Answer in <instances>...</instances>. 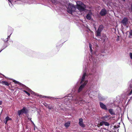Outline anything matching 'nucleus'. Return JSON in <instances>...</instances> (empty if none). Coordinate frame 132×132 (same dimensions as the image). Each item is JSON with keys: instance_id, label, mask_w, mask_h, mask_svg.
<instances>
[{"instance_id": "21", "label": "nucleus", "mask_w": 132, "mask_h": 132, "mask_svg": "<svg viewBox=\"0 0 132 132\" xmlns=\"http://www.w3.org/2000/svg\"><path fill=\"white\" fill-rule=\"evenodd\" d=\"M1 83L3 85H4L7 86H9L10 85L7 82L5 81H2Z\"/></svg>"}, {"instance_id": "31", "label": "nucleus", "mask_w": 132, "mask_h": 132, "mask_svg": "<svg viewBox=\"0 0 132 132\" xmlns=\"http://www.w3.org/2000/svg\"><path fill=\"white\" fill-rule=\"evenodd\" d=\"M8 1L9 3H11V6H12L13 4L12 3L11 0H8Z\"/></svg>"}, {"instance_id": "40", "label": "nucleus", "mask_w": 132, "mask_h": 132, "mask_svg": "<svg viewBox=\"0 0 132 132\" xmlns=\"http://www.w3.org/2000/svg\"><path fill=\"white\" fill-rule=\"evenodd\" d=\"M3 49H2V50H1L0 51V53L2 51V50H3Z\"/></svg>"}, {"instance_id": "23", "label": "nucleus", "mask_w": 132, "mask_h": 132, "mask_svg": "<svg viewBox=\"0 0 132 132\" xmlns=\"http://www.w3.org/2000/svg\"><path fill=\"white\" fill-rule=\"evenodd\" d=\"M89 48H90V52L92 53V44H90V43H89Z\"/></svg>"}, {"instance_id": "25", "label": "nucleus", "mask_w": 132, "mask_h": 132, "mask_svg": "<svg viewBox=\"0 0 132 132\" xmlns=\"http://www.w3.org/2000/svg\"><path fill=\"white\" fill-rule=\"evenodd\" d=\"M104 125L106 126H109L110 125L109 123L106 121H104Z\"/></svg>"}, {"instance_id": "34", "label": "nucleus", "mask_w": 132, "mask_h": 132, "mask_svg": "<svg viewBox=\"0 0 132 132\" xmlns=\"http://www.w3.org/2000/svg\"><path fill=\"white\" fill-rule=\"evenodd\" d=\"M0 75H2L4 77H5V78H6V77L3 75L1 73H0Z\"/></svg>"}, {"instance_id": "8", "label": "nucleus", "mask_w": 132, "mask_h": 132, "mask_svg": "<svg viewBox=\"0 0 132 132\" xmlns=\"http://www.w3.org/2000/svg\"><path fill=\"white\" fill-rule=\"evenodd\" d=\"M102 24L100 25L98 27L97 30L96 32V36L97 37L100 36H101V32L104 28Z\"/></svg>"}, {"instance_id": "29", "label": "nucleus", "mask_w": 132, "mask_h": 132, "mask_svg": "<svg viewBox=\"0 0 132 132\" xmlns=\"http://www.w3.org/2000/svg\"><path fill=\"white\" fill-rule=\"evenodd\" d=\"M129 54L130 58L132 59V53H130Z\"/></svg>"}, {"instance_id": "20", "label": "nucleus", "mask_w": 132, "mask_h": 132, "mask_svg": "<svg viewBox=\"0 0 132 132\" xmlns=\"http://www.w3.org/2000/svg\"><path fill=\"white\" fill-rule=\"evenodd\" d=\"M70 121H68L65 123L64 125L66 127L68 128L70 126Z\"/></svg>"}, {"instance_id": "7", "label": "nucleus", "mask_w": 132, "mask_h": 132, "mask_svg": "<svg viewBox=\"0 0 132 132\" xmlns=\"http://www.w3.org/2000/svg\"><path fill=\"white\" fill-rule=\"evenodd\" d=\"M11 35H9L7 36V38L4 39V38H2V40L3 41L4 44L3 46V49H4L9 45L8 40H9Z\"/></svg>"}, {"instance_id": "11", "label": "nucleus", "mask_w": 132, "mask_h": 132, "mask_svg": "<svg viewBox=\"0 0 132 132\" xmlns=\"http://www.w3.org/2000/svg\"><path fill=\"white\" fill-rule=\"evenodd\" d=\"M106 14V10L105 8L102 9L100 12V14L101 16H105Z\"/></svg>"}, {"instance_id": "27", "label": "nucleus", "mask_w": 132, "mask_h": 132, "mask_svg": "<svg viewBox=\"0 0 132 132\" xmlns=\"http://www.w3.org/2000/svg\"><path fill=\"white\" fill-rule=\"evenodd\" d=\"M23 91L28 96H29L30 95V94L27 91L24 90H23Z\"/></svg>"}, {"instance_id": "32", "label": "nucleus", "mask_w": 132, "mask_h": 132, "mask_svg": "<svg viewBox=\"0 0 132 132\" xmlns=\"http://www.w3.org/2000/svg\"><path fill=\"white\" fill-rule=\"evenodd\" d=\"M31 118H30V121L31 122V123L33 124V125H34V122L32 121V120H31Z\"/></svg>"}, {"instance_id": "17", "label": "nucleus", "mask_w": 132, "mask_h": 132, "mask_svg": "<svg viewBox=\"0 0 132 132\" xmlns=\"http://www.w3.org/2000/svg\"><path fill=\"white\" fill-rule=\"evenodd\" d=\"M129 87L128 89L129 90L131 89V91L132 92V79L129 82Z\"/></svg>"}, {"instance_id": "33", "label": "nucleus", "mask_w": 132, "mask_h": 132, "mask_svg": "<svg viewBox=\"0 0 132 132\" xmlns=\"http://www.w3.org/2000/svg\"><path fill=\"white\" fill-rule=\"evenodd\" d=\"M132 94V92H131V91H130V93H129V94H128V95H130L131 94Z\"/></svg>"}, {"instance_id": "36", "label": "nucleus", "mask_w": 132, "mask_h": 132, "mask_svg": "<svg viewBox=\"0 0 132 132\" xmlns=\"http://www.w3.org/2000/svg\"><path fill=\"white\" fill-rule=\"evenodd\" d=\"M7 121H6V120H5V121H4V122L5 123V124H6L7 123Z\"/></svg>"}, {"instance_id": "1", "label": "nucleus", "mask_w": 132, "mask_h": 132, "mask_svg": "<svg viewBox=\"0 0 132 132\" xmlns=\"http://www.w3.org/2000/svg\"><path fill=\"white\" fill-rule=\"evenodd\" d=\"M89 61L85 65V67H83V70L82 76L80 81L77 85L78 87L77 89L73 88L72 89L73 94H69L67 96H65L62 98V101H64V103L67 105H69L72 101H75L77 104L83 103L84 101L83 98L84 96H86L89 95L90 97L94 95L93 93L96 92V91H92L90 88H86V87L88 82L87 79L88 78H90V68Z\"/></svg>"}, {"instance_id": "15", "label": "nucleus", "mask_w": 132, "mask_h": 132, "mask_svg": "<svg viewBox=\"0 0 132 132\" xmlns=\"http://www.w3.org/2000/svg\"><path fill=\"white\" fill-rule=\"evenodd\" d=\"M92 14V12L89 11L86 16V19L88 20H90L91 19Z\"/></svg>"}, {"instance_id": "4", "label": "nucleus", "mask_w": 132, "mask_h": 132, "mask_svg": "<svg viewBox=\"0 0 132 132\" xmlns=\"http://www.w3.org/2000/svg\"><path fill=\"white\" fill-rule=\"evenodd\" d=\"M76 4L77 8L80 12H82L85 10V5L82 2L77 1Z\"/></svg>"}, {"instance_id": "22", "label": "nucleus", "mask_w": 132, "mask_h": 132, "mask_svg": "<svg viewBox=\"0 0 132 132\" xmlns=\"http://www.w3.org/2000/svg\"><path fill=\"white\" fill-rule=\"evenodd\" d=\"M53 105L51 104H49L47 108H48L49 110H51L53 108Z\"/></svg>"}, {"instance_id": "30", "label": "nucleus", "mask_w": 132, "mask_h": 132, "mask_svg": "<svg viewBox=\"0 0 132 132\" xmlns=\"http://www.w3.org/2000/svg\"><path fill=\"white\" fill-rule=\"evenodd\" d=\"M44 106L47 108V107L48 106V104H47V103H45V104H44Z\"/></svg>"}, {"instance_id": "16", "label": "nucleus", "mask_w": 132, "mask_h": 132, "mask_svg": "<svg viewBox=\"0 0 132 132\" xmlns=\"http://www.w3.org/2000/svg\"><path fill=\"white\" fill-rule=\"evenodd\" d=\"M13 82H14L15 84H18L20 86H21L22 87H23L24 88L25 87H26V86L23 84L22 83L19 82L15 80H14Z\"/></svg>"}, {"instance_id": "19", "label": "nucleus", "mask_w": 132, "mask_h": 132, "mask_svg": "<svg viewBox=\"0 0 132 132\" xmlns=\"http://www.w3.org/2000/svg\"><path fill=\"white\" fill-rule=\"evenodd\" d=\"M13 31V29L12 28H10L8 30L7 34L8 35H11Z\"/></svg>"}, {"instance_id": "24", "label": "nucleus", "mask_w": 132, "mask_h": 132, "mask_svg": "<svg viewBox=\"0 0 132 132\" xmlns=\"http://www.w3.org/2000/svg\"><path fill=\"white\" fill-rule=\"evenodd\" d=\"M5 120H6V121H8L9 120H11V118H10L8 116H7L5 118Z\"/></svg>"}, {"instance_id": "2", "label": "nucleus", "mask_w": 132, "mask_h": 132, "mask_svg": "<svg viewBox=\"0 0 132 132\" xmlns=\"http://www.w3.org/2000/svg\"><path fill=\"white\" fill-rule=\"evenodd\" d=\"M101 54H99L97 55L96 53L93 54H92L89 57V63L90 68V78H95L96 79H98L99 77V75L96 71V63L97 61V59H96L94 57L98 58L100 56H101Z\"/></svg>"}, {"instance_id": "13", "label": "nucleus", "mask_w": 132, "mask_h": 132, "mask_svg": "<svg viewBox=\"0 0 132 132\" xmlns=\"http://www.w3.org/2000/svg\"><path fill=\"white\" fill-rule=\"evenodd\" d=\"M110 116V115H106L105 116H103L101 118V119L103 121H107L109 120V118Z\"/></svg>"}, {"instance_id": "28", "label": "nucleus", "mask_w": 132, "mask_h": 132, "mask_svg": "<svg viewBox=\"0 0 132 132\" xmlns=\"http://www.w3.org/2000/svg\"><path fill=\"white\" fill-rule=\"evenodd\" d=\"M129 34L131 36H132V30H130L129 32Z\"/></svg>"}, {"instance_id": "5", "label": "nucleus", "mask_w": 132, "mask_h": 132, "mask_svg": "<svg viewBox=\"0 0 132 132\" xmlns=\"http://www.w3.org/2000/svg\"><path fill=\"white\" fill-rule=\"evenodd\" d=\"M24 88L26 89V90H27L28 92H30V93L31 94H34L36 96H39L40 97V98H53L52 97H50V96H46L42 95H39L38 94L36 93H35L34 92L32 91L30 89H29L28 87H27L26 86V87H25Z\"/></svg>"}, {"instance_id": "26", "label": "nucleus", "mask_w": 132, "mask_h": 132, "mask_svg": "<svg viewBox=\"0 0 132 132\" xmlns=\"http://www.w3.org/2000/svg\"><path fill=\"white\" fill-rule=\"evenodd\" d=\"M104 121L103 120V121L101 122L100 123V126H102L104 125Z\"/></svg>"}, {"instance_id": "38", "label": "nucleus", "mask_w": 132, "mask_h": 132, "mask_svg": "<svg viewBox=\"0 0 132 132\" xmlns=\"http://www.w3.org/2000/svg\"><path fill=\"white\" fill-rule=\"evenodd\" d=\"M129 121H130V122L131 123L132 125V120L131 119H130V120Z\"/></svg>"}, {"instance_id": "39", "label": "nucleus", "mask_w": 132, "mask_h": 132, "mask_svg": "<svg viewBox=\"0 0 132 132\" xmlns=\"http://www.w3.org/2000/svg\"><path fill=\"white\" fill-rule=\"evenodd\" d=\"M30 118H29V117L28 118V119H29V120H30Z\"/></svg>"}, {"instance_id": "14", "label": "nucleus", "mask_w": 132, "mask_h": 132, "mask_svg": "<svg viewBox=\"0 0 132 132\" xmlns=\"http://www.w3.org/2000/svg\"><path fill=\"white\" fill-rule=\"evenodd\" d=\"M98 97L99 100L101 101L105 100L106 98L104 96H103L100 93H98Z\"/></svg>"}, {"instance_id": "42", "label": "nucleus", "mask_w": 132, "mask_h": 132, "mask_svg": "<svg viewBox=\"0 0 132 132\" xmlns=\"http://www.w3.org/2000/svg\"><path fill=\"white\" fill-rule=\"evenodd\" d=\"M131 97H132V96Z\"/></svg>"}, {"instance_id": "37", "label": "nucleus", "mask_w": 132, "mask_h": 132, "mask_svg": "<svg viewBox=\"0 0 132 132\" xmlns=\"http://www.w3.org/2000/svg\"><path fill=\"white\" fill-rule=\"evenodd\" d=\"M9 5L11 7H12V6H11V3H9Z\"/></svg>"}, {"instance_id": "3", "label": "nucleus", "mask_w": 132, "mask_h": 132, "mask_svg": "<svg viewBox=\"0 0 132 132\" xmlns=\"http://www.w3.org/2000/svg\"><path fill=\"white\" fill-rule=\"evenodd\" d=\"M67 9L68 12L71 14L72 13L75 11L76 9L75 5L71 3H69L68 4Z\"/></svg>"}, {"instance_id": "12", "label": "nucleus", "mask_w": 132, "mask_h": 132, "mask_svg": "<svg viewBox=\"0 0 132 132\" xmlns=\"http://www.w3.org/2000/svg\"><path fill=\"white\" fill-rule=\"evenodd\" d=\"M99 105L101 108L103 110H107L108 109L106 106L102 102H99Z\"/></svg>"}, {"instance_id": "6", "label": "nucleus", "mask_w": 132, "mask_h": 132, "mask_svg": "<svg viewBox=\"0 0 132 132\" xmlns=\"http://www.w3.org/2000/svg\"><path fill=\"white\" fill-rule=\"evenodd\" d=\"M28 110L27 108L23 107L22 109L18 111V114L19 116H20L22 114H27L28 113Z\"/></svg>"}, {"instance_id": "18", "label": "nucleus", "mask_w": 132, "mask_h": 132, "mask_svg": "<svg viewBox=\"0 0 132 132\" xmlns=\"http://www.w3.org/2000/svg\"><path fill=\"white\" fill-rule=\"evenodd\" d=\"M109 111L110 114L112 115H114L115 113L113 111V109H110L109 110Z\"/></svg>"}, {"instance_id": "9", "label": "nucleus", "mask_w": 132, "mask_h": 132, "mask_svg": "<svg viewBox=\"0 0 132 132\" xmlns=\"http://www.w3.org/2000/svg\"><path fill=\"white\" fill-rule=\"evenodd\" d=\"M128 19L127 17H124L122 20L121 22L124 26H126L128 23Z\"/></svg>"}, {"instance_id": "41", "label": "nucleus", "mask_w": 132, "mask_h": 132, "mask_svg": "<svg viewBox=\"0 0 132 132\" xmlns=\"http://www.w3.org/2000/svg\"><path fill=\"white\" fill-rule=\"evenodd\" d=\"M89 30H90V29H89Z\"/></svg>"}, {"instance_id": "10", "label": "nucleus", "mask_w": 132, "mask_h": 132, "mask_svg": "<svg viewBox=\"0 0 132 132\" xmlns=\"http://www.w3.org/2000/svg\"><path fill=\"white\" fill-rule=\"evenodd\" d=\"M79 120L78 123L79 125L82 128H84L85 127V125L83 122V119L81 118H80L79 119Z\"/></svg>"}, {"instance_id": "35", "label": "nucleus", "mask_w": 132, "mask_h": 132, "mask_svg": "<svg viewBox=\"0 0 132 132\" xmlns=\"http://www.w3.org/2000/svg\"><path fill=\"white\" fill-rule=\"evenodd\" d=\"M2 103V102L1 101H0V105H1Z\"/></svg>"}]
</instances>
